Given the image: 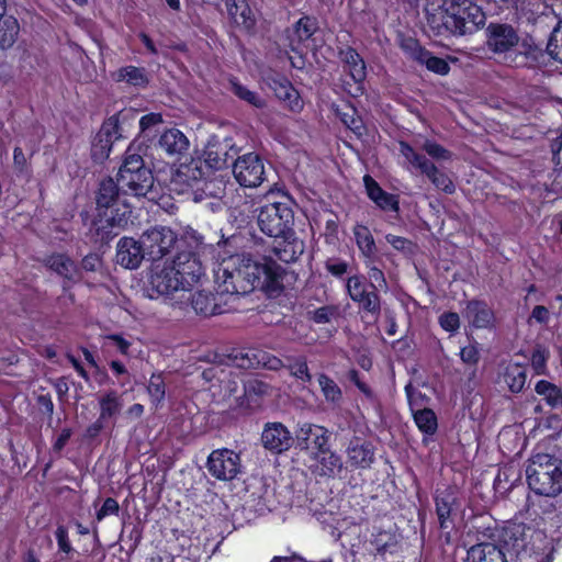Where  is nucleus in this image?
Segmentation results:
<instances>
[{
    "label": "nucleus",
    "instance_id": "1",
    "mask_svg": "<svg viewBox=\"0 0 562 562\" xmlns=\"http://www.w3.org/2000/svg\"><path fill=\"white\" fill-rule=\"evenodd\" d=\"M432 36L449 38L472 34L485 24V13L472 0H431L425 9Z\"/></svg>",
    "mask_w": 562,
    "mask_h": 562
},
{
    "label": "nucleus",
    "instance_id": "2",
    "mask_svg": "<svg viewBox=\"0 0 562 562\" xmlns=\"http://www.w3.org/2000/svg\"><path fill=\"white\" fill-rule=\"evenodd\" d=\"M259 261L250 255H231L215 272L218 294L245 295L258 288Z\"/></svg>",
    "mask_w": 562,
    "mask_h": 562
},
{
    "label": "nucleus",
    "instance_id": "3",
    "mask_svg": "<svg viewBox=\"0 0 562 562\" xmlns=\"http://www.w3.org/2000/svg\"><path fill=\"white\" fill-rule=\"evenodd\" d=\"M529 488L537 495L555 497L562 493V461L550 454H537L526 468Z\"/></svg>",
    "mask_w": 562,
    "mask_h": 562
},
{
    "label": "nucleus",
    "instance_id": "4",
    "mask_svg": "<svg viewBox=\"0 0 562 562\" xmlns=\"http://www.w3.org/2000/svg\"><path fill=\"white\" fill-rule=\"evenodd\" d=\"M117 182L123 192H131L135 196L148 198L154 186L151 170L145 166L140 155L133 153L128 147L125 158L117 172Z\"/></svg>",
    "mask_w": 562,
    "mask_h": 562
},
{
    "label": "nucleus",
    "instance_id": "5",
    "mask_svg": "<svg viewBox=\"0 0 562 562\" xmlns=\"http://www.w3.org/2000/svg\"><path fill=\"white\" fill-rule=\"evenodd\" d=\"M257 224L265 235L280 238L293 233L294 212L289 203L271 202L259 209Z\"/></svg>",
    "mask_w": 562,
    "mask_h": 562
},
{
    "label": "nucleus",
    "instance_id": "6",
    "mask_svg": "<svg viewBox=\"0 0 562 562\" xmlns=\"http://www.w3.org/2000/svg\"><path fill=\"white\" fill-rule=\"evenodd\" d=\"M133 116L131 110L120 111L102 123L91 145V158L94 162L102 164L109 158L114 142L124 136L123 124Z\"/></svg>",
    "mask_w": 562,
    "mask_h": 562
},
{
    "label": "nucleus",
    "instance_id": "7",
    "mask_svg": "<svg viewBox=\"0 0 562 562\" xmlns=\"http://www.w3.org/2000/svg\"><path fill=\"white\" fill-rule=\"evenodd\" d=\"M148 261H158L169 255L179 244L178 234L170 227L156 225L140 235Z\"/></svg>",
    "mask_w": 562,
    "mask_h": 562
},
{
    "label": "nucleus",
    "instance_id": "8",
    "mask_svg": "<svg viewBox=\"0 0 562 562\" xmlns=\"http://www.w3.org/2000/svg\"><path fill=\"white\" fill-rule=\"evenodd\" d=\"M132 207L130 204L122 202L109 211L98 213V217L93 220L91 231H94L101 243H108L119 233L114 229H123L131 222Z\"/></svg>",
    "mask_w": 562,
    "mask_h": 562
},
{
    "label": "nucleus",
    "instance_id": "9",
    "mask_svg": "<svg viewBox=\"0 0 562 562\" xmlns=\"http://www.w3.org/2000/svg\"><path fill=\"white\" fill-rule=\"evenodd\" d=\"M236 181L245 188H257L268 180V172L262 158L256 153L237 157L233 162Z\"/></svg>",
    "mask_w": 562,
    "mask_h": 562
},
{
    "label": "nucleus",
    "instance_id": "10",
    "mask_svg": "<svg viewBox=\"0 0 562 562\" xmlns=\"http://www.w3.org/2000/svg\"><path fill=\"white\" fill-rule=\"evenodd\" d=\"M170 266L177 272L179 280H181L187 291L204 276V268L199 252L194 250L179 248Z\"/></svg>",
    "mask_w": 562,
    "mask_h": 562
},
{
    "label": "nucleus",
    "instance_id": "11",
    "mask_svg": "<svg viewBox=\"0 0 562 562\" xmlns=\"http://www.w3.org/2000/svg\"><path fill=\"white\" fill-rule=\"evenodd\" d=\"M330 432L323 426L312 423H303L294 434L295 448L303 451L326 452L329 445Z\"/></svg>",
    "mask_w": 562,
    "mask_h": 562
},
{
    "label": "nucleus",
    "instance_id": "12",
    "mask_svg": "<svg viewBox=\"0 0 562 562\" xmlns=\"http://www.w3.org/2000/svg\"><path fill=\"white\" fill-rule=\"evenodd\" d=\"M260 276L258 280V289H261L270 297L279 296L284 290L285 282L292 278L284 268L271 259L259 261Z\"/></svg>",
    "mask_w": 562,
    "mask_h": 562
},
{
    "label": "nucleus",
    "instance_id": "13",
    "mask_svg": "<svg viewBox=\"0 0 562 562\" xmlns=\"http://www.w3.org/2000/svg\"><path fill=\"white\" fill-rule=\"evenodd\" d=\"M206 467L214 477L229 481L235 479L240 471V458L233 450H215L210 454Z\"/></svg>",
    "mask_w": 562,
    "mask_h": 562
},
{
    "label": "nucleus",
    "instance_id": "14",
    "mask_svg": "<svg viewBox=\"0 0 562 562\" xmlns=\"http://www.w3.org/2000/svg\"><path fill=\"white\" fill-rule=\"evenodd\" d=\"M142 237H122L116 245L115 262L121 267L134 270L140 267L144 260H148Z\"/></svg>",
    "mask_w": 562,
    "mask_h": 562
},
{
    "label": "nucleus",
    "instance_id": "15",
    "mask_svg": "<svg viewBox=\"0 0 562 562\" xmlns=\"http://www.w3.org/2000/svg\"><path fill=\"white\" fill-rule=\"evenodd\" d=\"M519 42L517 31L506 23H490L486 27V46L493 53H506Z\"/></svg>",
    "mask_w": 562,
    "mask_h": 562
},
{
    "label": "nucleus",
    "instance_id": "16",
    "mask_svg": "<svg viewBox=\"0 0 562 562\" xmlns=\"http://www.w3.org/2000/svg\"><path fill=\"white\" fill-rule=\"evenodd\" d=\"M294 436L279 422L267 423L261 434V442L265 449L272 453L288 451L294 445Z\"/></svg>",
    "mask_w": 562,
    "mask_h": 562
},
{
    "label": "nucleus",
    "instance_id": "17",
    "mask_svg": "<svg viewBox=\"0 0 562 562\" xmlns=\"http://www.w3.org/2000/svg\"><path fill=\"white\" fill-rule=\"evenodd\" d=\"M237 150L231 139H214L210 142L204 151V160L210 170H221L233 166Z\"/></svg>",
    "mask_w": 562,
    "mask_h": 562
},
{
    "label": "nucleus",
    "instance_id": "18",
    "mask_svg": "<svg viewBox=\"0 0 562 562\" xmlns=\"http://www.w3.org/2000/svg\"><path fill=\"white\" fill-rule=\"evenodd\" d=\"M347 291L353 302L360 304L367 313L378 317L381 312L380 296L375 290L368 291L361 277L353 276L347 281Z\"/></svg>",
    "mask_w": 562,
    "mask_h": 562
},
{
    "label": "nucleus",
    "instance_id": "19",
    "mask_svg": "<svg viewBox=\"0 0 562 562\" xmlns=\"http://www.w3.org/2000/svg\"><path fill=\"white\" fill-rule=\"evenodd\" d=\"M435 505L440 529H452L454 526L453 516L460 507L457 492L451 487L437 491L435 495Z\"/></svg>",
    "mask_w": 562,
    "mask_h": 562
},
{
    "label": "nucleus",
    "instance_id": "20",
    "mask_svg": "<svg viewBox=\"0 0 562 562\" xmlns=\"http://www.w3.org/2000/svg\"><path fill=\"white\" fill-rule=\"evenodd\" d=\"M265 80L267 86L274 92L276 97L283 101L290 110L300 111L302 109L303 102L297 90L284 76L271 72L267 75Z\"/></svg>",
    "mask_w": 562,
    "mask_h": 562
},
{
    "label": "nucleus",
    "instance_id": "21",
    "mask_svg": "<svg viewBox=\"0 0 562 562\" xmlns=\"http://www.w3.org/2000/svg\"><path fill=\"white\" fill-rule=\"evenodd\" d=\"M531 528L522 522H509L504 526L498 535L501 548L514 551L517 555L526 549Z\"/></svg>",
    "mask_w": 562,
    "mask_h": 562
},
{
    "label": "nucleus",
    "instance_id": "22",
    "mask_svg": "<svg viewBox=\"0 0 562 562\" xmlns=\"http://www.w3.org/2000/svg\"><path fill=\"white\" fill-rule=\"evenodd\" d=\"M149 285L157 295H170L179 290L187 291L171 266L155 269L149 278Z\"/></svg>",
    "mask_w": 562,
    "mask_h": 562
},
{
    "label": "nucleus",
    "instance_id": "23",
    "mask_svg": "<svg viewBox=\"0 0 562 562\" xmlns=\"http://www.w3.org/2000/svg\"><path fill=\"white\" fill-rule=\"evenodd\" d=\"M348 462L356 469H370L375 460V450L370 441L352 437L346 449Z\"/></svg>",
    "mask_w": 562,
    "mask_h": 562
},
{
    "label": "nucleus",
    "instance_id": "24",
    "mask_svg": "<svg viewBox=\"0 0 562 562\" xmlns=\"http://www.w3.org/2000/svg\"><path fill=\"white\" fill-rule=\"evenodd\" d=\"M43 263L60 276L65 281L78 282L81 280V270L77 263L65 254H53L43 259Z\"/></svg>",
    "mask_w": 562,
    "mask_h": 562
},
{
    "label": "nucleus",
    "instance_id": "25",
    "mask_svg": "<svg viewBox=\"0 0 562 562\" xmlns=\"http://www.w3.org/2000/svg\"><path fill=\"white\" fill-rule=\"evenodd\" d=\"M188 137L178 128L166 130L158 139V148L169 157H180L189 149Z\"/></svg>",
    "mask_w": 562,
    "mask_h": 562
},
{
    "label": "nucleus",
    "instance_id": "26",
    "mask_svg": "<svg viewBox=\"0 0 562 562\" xmlns=\"http://www.w3.org/2000/svg\"><path fill=\"white\" fill-rule=\"evenodd\" d=\"M368 196L383 211L398 212V196L387 193L380 184L369 175L363 177Z\"/></svg>",
    "mask_w": 562,
    "mask_h": 562
},
{
    "label": "nucleus",
    "instance_id": "27",
    "mask_svg": "<svg viewBox=\"0 0 562 562\" xmlns=\"http://www.w3.org/2000/svg\"><path fill=\"white\" fill-rule=\"evenodd\" d=\"M280 238H282V240L273 247L276 257L285 263L295 262L304 252V241L295 236L294 231Z\"/></svg>",
    "mask_w": 562,
    "mask_h": 562
},
{
    "label": "nucleus",
    "instance_id": "28",
    "mask_svg": "<svg viewBox=\"0 0 562 562\" xmlns=\"http://www.w3.org/2000/svg\"><path fill=\"white\" fill-rule=\"evenodd\" d=\"M121 186L113 178L108 177L100 181L95 192V204L98 213L109 211L111 207L120 204Z\"/></svg>",
    "mask_w": 562,
    "mask_h": 562
},
{
    "label": "nucleus",
    "instance_id": "29",
    "mask_svg": "<svg viewBox=\"0 0 562 562\" xmlns=\"http://www.w3.org/2000/svg\"><path fill=\"white\" fill-rule=\"evenodd\" d=\"M223 294L198 291L192 295L191 305L196 314L209 317L225 312L221 299Z\"/></svg>",
    "mask_w": 562,
    "mask_h": 562
},
{
    "label": "nucleus",
    "instance_id": "30",
    "mask_svg": "<svg viewBox=\"0 0 562 562\" xmlns=\"http://www.w3.org/2000/svg\"><path fill=\"white\" fill-rule=\"evenodd\" d=\"M464 317L475 328H487L494 322V313L483 301L472 300L467 303Z\"/></svg>",
    "mask_w": 562,
    "mask_h": 562
},
{
    "label": "nucleus",
    "instance_id": "31",
    "mask_svg": "<svg viewBox=\"0 0 562 562\" xmlns=\"http://www.w3.org/2000/svg\"><path fill=\"white\" fill-rule=\"evenodd\" d=\"M209 171L210 169L204 159L200 157L191 158L189 162H183L179 166L177 178L182 183L193 186L203 180L209 175Z\"/></svg>",
    "mask_w": 562,
    "mask_h": 562
},
{
    "label": "nucleus",
    "instance_id": "32",
    "mask_svg": "<svg viewBox=\"0 0 562 562\" xmlns=\"http://www.w3.org/2000/svg\"><path fill=\"white\" fill-rule=\"evenodd\" d=\"M467 562H507V559L501 547L482 542L468 550Z\"/></svg>",
    "mask_w": 562,
    "mask_h": 562
},
{
    "label": "nucleus",
    "instance_id": "33",
    "mask_svg": "<svg viewBox=\"0 0 562 562\" xmlns=\"http://www.w3.org/2000/svg\"><path fill=\"white\" fill-rule=\"evenodd\" d=\"M339 58L345 65V69L349 72L350 77L356 83H360L366 79V64L359 53L347 46L339 50Z\"/></svg>",
    "mask_w": 562,
    "mask_h": 562
},
{
    "label": "nucleus",
    "instance_id": "34",
    "mask_svg": "<svg viewBox=\"0 0 562 562\" xmlns=\"http://www.w3.org/2000/svg\"><path fill=\"white\" fill-rule=\"evenodd\" d=\"M225 4L229 18L236 25L243 26L247 31L254 29L256 20L247 0H225Z\"/></svg>",
    "mask_w": 562,
    "mask_h": 562
},
{
    "label": "nucleus",
    "instance_id": "35",
    "mask_svg": "<svg viewBox=\"0 0 562 562\" xmlns=\"http://www.w3.org/2000/svg\"><path fill=\"white\" fill-rule=\"evenodd\" d=\"M535 392L552 411L562 412V387L547 380L536 383Z\"/></svg>",
    "mask_w": 562,
    "mask_h": 562
},
{
    "label": "nucleus",
    "instance_id": "36",
    "mask_svg": "<svg viewBox=\"0 0 562 562\" xmlns=\"http://www.w3.org/2000/svg\"><path fill=\"white\" fill-rule=\"evenodd\" d=\"M353 235L362 256L370 262L376 260L378 248L370 229L366 225L357 224L353 227Z\"/></svg>",
    "mask_w": 562,
    "mask_h": 562
},
{
    "label": "nucleus",
    "instance_id": "37",
    "mask_svg": "<svg viewBox=\"0 0 562 562\" xmlns=\"http://www.w3.org/2000/svg\"><path fill=\"white\" fill-rule=\"evenodd\" d=\"M115 81L126 82L137 88H145L149 83V77L145 68L135 66H125L117 69L113 75Z\"/></svg>",
    "mask_w": 562,
    "mask_h": 562
},
{
    "label": "nucleus",
    "instance_id": "38",
    "mask_svg": "<svg viewBox=\"0 0 562 562\" xmlns=\"http://www.w3.org/2000/svg\"><path fill=\"white\" fill-rule=\"evenodd\" d=\"M20 34V24L15 16L5 15L0 18V49L11 48Z\"/></svg>",
    "mask_w": 562,
    "mask_h": 562
},
{
    "label": "nucleus",
    "instance_id": "39",
    "mask_svg": "<svg viewBox=\"0 0 562 562\" xmlns=\"http://www.w3.org/2000/svg\"><path fill=\"white\" fill-rule=\"evenodd\" d=\"M314 456L315 459H317L321 464L322 475L334 477L344 469V462L341 457L336 452L331 451L329 445L327 446L326 452H317Z\"/></svg>",
    "mask_w": 562,
    "mask_h": 562
},
{
    "label": "nucleus",
    "instance_id": "40",
    "mask_svg": "<svg viewBox=\"0 0 562 562\" xmlns=\"http://www.w3.org/2000/svg\"><path fill=\"white\" fill-rule=\"evenodd\" d=\"M401 153L405 157V159L417 168L423 175L429 173V171L434 170L435 164L431 162L425 155L418 154L414 150V148L405 142L400 144Z\"/></svg>",
    "mask_w": 562,
    "mask_h": 562
},
{
    "label": "nucleus",
    "instance_id": "41",
    "mask_svg": "<svg viewBox=\"0 0 562 562\" xmlns=\"http://www.w3.org/2000/svg\"><path fill=\"white\" fill-rule=\"evenodd\" d=\"M527 380L526 368L514 363L509 364L504 373V381L513 393L522 391Z\"/></svg>",
    "mask_w": 562,
    "mask_h": 562
},
{
    "label": "nucleus",
    "instance_id": "42",
    "mask_svg": "<svg viewBox=\"0 0 562 562\" xmlns=\"http://www.w3.org/2000/svg\"><path fill=\"white\" fill-rule=\"evenodd\" d=\"M318 384L327 402L339 404L342 400V393L338 384L325 373L318 375Z\"/></svg>",
    "mask_w": 562,
    "mask_h": 562
},
{
    "label": "nucleus",
    "instance_id": "43",
    "mask_svg": "<svg viewBox=\"0 0 562 562\" xmlns=\"http://www.w3.org/2000/svg\"><path fill=\"white\" fill-rule=\"evenodd\" d=\"M414 420L420 431L434 435L437 430V417L432 409L424 408L414 413Z\"/></svg>",
    "mask_w": 562,
    "mask_h": 562
},
{
    "label": "nucleus",
    "instance_id": "44",
    "mask_svg": "<svg viewBox=\"0 0 562 562\" xmlns=\"http://www.w3.org/2000/svg\"><path fill=\"white\" fill-rule=\"evenodd\" d=\"M122 408V402L120 401V397L115 391L108 392L101 400H100V416L101 419H105L109 417H113L116 414L120 413Z\"/></svg>",
    "mask_w": 562,
    "mask_h": 562
},
{
    "label": "nucleus",
    "instance_id": "45",
    "mask_svg": "<svg viewBox=\"0 0 562 562\" xmlns=\"http://www.w3.org/2000/svg\"><path fill=\"white\" fill-rule=\"evenodd\" d=\"M147 392L151 398L153 404L158 406L160 403H162L166 395V382L162 373L151 374L147 385Z\"/></svg>",
    "mask_w": 562,
    "mask_h": 562
},
{
    "label": "nucleus",
    "instance_id": "46",
    "mask_svg": "<svg viewBox=\"0 0 562 562\" xmlns=\"http://www.w3.org/2000/svg\"><path fill=\"white\" fill-rule=\"evenodd\" d=\"M318 29V24L315 18L304 15L294 24V33L297 36L299 42H305L310 40Z\"/></svg>",
    "mask_w": 562,
    "mask_h": 562
},
{
    "label": "nucleus",
    "instance_id": "47",
    "mask_svg": "<svg viewBox=\"0 0 562 562\" xmlns=\"http://www.w3.org/2000/svg\"><path fill=\"white\" fill-rule=\"evenodd\" d=\"M426 177L438 190H441L447 194H453L456 192L454 182L447 173L439 170L436 166L434 167V170L426 175Z\"/></svg>",
    "mask_w": 562,
    "mask_h": 562
},
{
    "label": "nucleus",
    "instance_id": "48",
    "mask_svg": "<svg viewBox=\"0 0 562 562\" xmlns=\"http://www.w3.org/2000/svg\"><path fill=\"white\" fill-rule=\"evenodd\" d=\"M231 89L235 95L239 99L248 102L249 104L256 108H262L265 105V101L254 91H250L243 85H240L236 79H231Z\"/></svg>",
    "mask_w": 562,
    "mask_h": 562
},
{
    "label": "nucleus",
    "instance_id": "49",
    "mask_svg": "<svg viewBox=\"0 0 562 562\" xmlns=\"http://www.w3.org/2000/svg\"><path fill=\"white\" fill-rule=\"evenodd\" d=\"M418 63L425 65L428 70L441 76L447 75L450 70L449 64L443 58L434 56L427 49L425 50V56H423Z\"/></svg>",
    "mask_w": 562,
    "mask_h": 562
},
{
    "label": "nucleus",
    "instance_id": "50",
    "mask_svg": "<svg viewBox=\"0 0 562 562\" xmlns=\"http://www.w3.org/2000/svg\"><path fill=\"white\" fill-rule=\"evenodd\" d=\"M371 543L374 547L376 553L382 557L387 552H395L397 548V541L395 537L387 532H380L375 536Z\"/></svg>",
    "mask_w": 562,
    "mask_h": 562
},
{
    "label": "nucleus",
    "instance_id": "51",
    "mask_svg": "<svg viewBox=\"0 0 562 562\" xmlns=\"http://www.w3.org/2000/svg\"><path fill=\"white\" fill-rule=\"evenodd\" d=\"M180 245L177 246V248L182 249V246L188 247V250H194L195 252L199 251L200 248L204 245V236L199 233L196 229H193L191 227H188L181 239L179 240Z\"/></svg>",
    "mask_w": 562,
    "mask_h": 562
},
{
    "label": "nucleus",
    "instance_id": "52",
    "mask_svg": "<svg viewBox=\"0 0 562 562\" xmlns=\"http://www.w3.org/2000/svg\"><path fill=\"white\" fill-rule=\"evenodd\" d=\"M340 120L358 137H361L364 134L366 128L362 119L356 114V110L353 108H348L346 112H342L340 114Z\"/></svg>",
    "mask_w": 562,
    "mask_h": 562
},
{
    "label": "nucleus",
    "instance_id": "53",
    "mask_svg": "<svg viewBox=\"0 0 562 562\" xmlns=\"http://www.w3.org/2000/svg\"><path fill=\"white\" fill-rule=\"evenodd\" d=\"M547 53L555 61L562 63V29L555 26L547 45Z\"/></svg>",
    "mask_w": 562,
    "mask_h": 562
},
{
    "label": "nucleus",
    "instance_id": "54",
    "mask_svg": "<svg viewBox=\"0 0 562 562\" xmlns=\"http://www.w3.org/2000/svg\"><path fill=\"white\" fill-rule=\"evenodd\" d=\"M374 263H375V260L373 262H370V260L366 259V266L369 269L368 274H369V278H370V281H371L370 282V286L373 290H375V291H378V290H386L387 289V283H386V279L384 277V273Z\"/></svg>",
    "mask_w": 562,
    "mask_h": 562
},
{
    "label": "nucleus",
    "instance_id": "55",
    "mask_svg": "<svg viewBox=\"0 0 562 562\" xmlns=\"http://www.w3.org/2000/svg\"><path fill=\"white\" fill-rule=\"evenodd\" d=\"M400 47L414 60L418 61L423 56H425V50L423 46L418 43V41L414 37L407 36L402 37L400 41Z\"/></svg>",
    "mask_w": 562,
    "mask_h": 562
},
{
    "label": "nucleus",
    "instance_id": "56",
    "mask_svg": "<svg viewBox=\"0 0 562 562\" xmlns=\"http://www.w3.org/2000/svg\"><path fill=\"white\" fill-rule=\"evenodd\" d=\"M289 370L292 375L296 379L302 380L303 382H311L312 375L308 371L307 361L305 357H299L291 360L289 364Z\"/></svg>",
    "mask_w": 562,
    "mask_h": 562
},
{
    "label": "nucleus",
    "instance_id": "57",
    "mask_svg": "<svg viewBox=\"0 0 562 562\" xmlns=\"http://www.w3.org/2000/svg\"><path fill=\"white\" fill-rule=\"evenodd\" d=\"M55 536L57 539L58 548L61 552L69 555L74 552V548L71 547V543L69 541L68 531L65 526H58ZM60 562H69V557L63 558Z\"/></svg>",
    "mask_w": 562,
    "mask_h": 562
},
{
    "label": "nucleus",
    "instance_id": "58",
    "mask_svg": "<svg viewBox=\"0 0 562 562\" xmlns=\"http://www.w3.org/2000/svg\"><path fill=\"white\" fill-rule=\"evenodd\" d=\"M423 150L437 160H449L451 158V153L436 142L426 140L423 144Z\"/></svg>",
    "mask_w": 562,
    "mask_h": 562
},
{
    "label": "nucleus",
    "instance_id": "59",
    "mask_svg": "<svg viewBox=\"0 0 562 562\" xmlns=\"http://www.w3.org/2000/svg\"><path fill=\"white\" fill-rule=\"evenodd\" d=\"M385 239L398 251H402L404 254L414 252L415 244L405 237L387 234L385 236Z\"/></svg>",
    "mask_w": 562,
    "mask_h": 562
},
{
    "label": "nucleus",
    "instance_id": "60",
    "mask_svg": "<svg viewBox=\"0 0 562 562\" xmlns=\"http://www.w3.org/2000/svg\"><path fill=\"white\" fill-rule=\"evenodd\" d=\"M440 326L449 333H456L460 327V317L458 313L446 312L439 316Z\"/></svg>",
    "mask_w": 562,
    "mask_h": 562
},
{
    "label": "nucleus",
    "instance_id": "61",
    "mask_svg": "<svg viewBox=\"0 0 562 562\" xmlns=\"http://www.w3.org/2000/svg\"><path fill=\"white\" fill-rule=\"evenodd\" d=\"M164 123L162 115L160 113H148L140 117L139 128L142 134H147L151 128Z\"/></svg>",
    "mask_w": 562,
    "mask_h": 562
},
{
    "label": "nucleus",
    "instance_id": "62",
    "mask_svg": "<svg viewBox=\"0 0 562 562\" xmlns=\"http://www.w3.org/2000/svg\"><path fill=\"white\" fill-rule=\"evenodd\" d=\"M267 390L268 385L258 380L248 381L244 386L245 395L248 398H252L254 396H262L267 393Z\"/></svg>",
    "mask_w": 562,
    "mask_h": 562
},
{
    "label": "nucleus",
    "instance_id": "63",
    "mask_svg": "<svg viewBox=\"0 0 562 562\" xmlns=\"http://www.w3.org/2000/svg\"><path fill=\"white\" fill-rule=\"evenodd\" d=\"M251 351H254L252 348H250V349H235V350L232 351L229 357L232 358L233 362L237 367L244 368V369H250V368H252V366H245L244 363L252 362V359H251V356H250Z\"/></svg>",
    "mask_w": 562,
    "mask_h": 562
},
{
    "label": "nucleus",
    "instance_id": "64",
    "mask_svg": "<svg viewBox=\"0 0 562 562\" xmlns=\"http://www.w3.org/2000/svg\"><path fill=\"white\" fill-rule=\"evenodd\" d=\"M326 270L335 277H342L348 270V263L340 259L329 258L325 262Z\"/></svg>",
    "mask_w": 562,
    "mask_h": 562
}]
</instances>
